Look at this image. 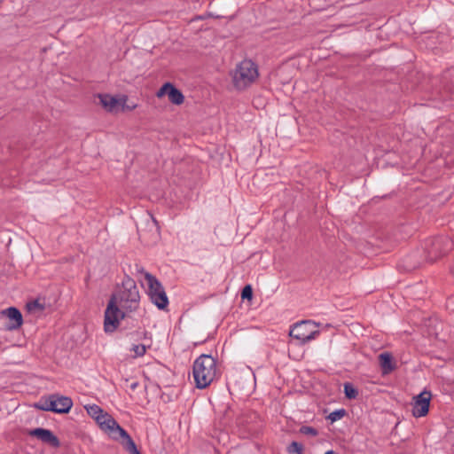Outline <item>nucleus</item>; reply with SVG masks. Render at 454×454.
<instances>
[{
    "label": "nucleus",
    "mask_w": 454,
    "mask_h": 454,
    "mask_svg": "<svg viewBox=\"0 0 454 454\" xmlns=\"http://www.w3.org/2000/svg\"><path fill=\"white\" fill-rule=\"evenodd\" d=\"M110 297H114L116 303L127 312L136 311L139 307L140 294L136 281L125 275L121 285Z\"/></svg>",
    "instance_id": "nucleus-1"
},
{
    "label": "nucleus",
    "mask_w": 454,
    "mask_h": 454,
    "mask_svg": "<svg viewBox=\"0 0 454 454\" xmlns=\"http://www.w3.org/2000/svg\"><path fill=\"white\" fill-rule=\"evenodd\" d=\"M192 374L196 387L206 388L215 379L216 360L210 355H200L193 363Z\"/></svg>",
    "instance_id": "nucleus-2"
},
{
    "label": "nucleus",
    "mask_w": 454,
    "mask_h": 454,
    "mask_svg": "<svg viewBox=\"0 0 454 454\" xmlns=\"http://www.w3.org/2000/svg\"><path fill=\"white\" fill-rule=\"evenodd\" d=\"M258 75L257 65L250 59H245L235 69L233 85L239 90H245L255 82Z\"/></svg>",
    "instance_id": "nucleus-3"
},
{
    "label": "nucleus",
    "mask_w": 454,
    "mask_h": 454,
    "mask_svg": "<svg viewBox=\"0 0 454 454\" xmlns=\"http://www.w3.org/2000/svg\"><path fill=\"white\" fill-rule=\"evenodd\" d=\"M453 247V242L448 236H437L425 240L424 250L428 262H434L448 254Z\"/></svg>",
    "instance_id": "nucleus-4"
},
{
    "label": "nucleus",
    "mask_w": 454,
    "mask_h": 454,
    "mask_svg": "<svg viewBox=\"0 0 454 454\" xmlns=\"http://www.w3.org/2000/svg\"><path fill=\"white\" fill-rule=\"evenodd\" d=\"M128 313L119 308L114 297H110L104 315V331L106 333H114L118 328L120 321L124 319Z\"/></svg>",
    "instance_id": "nucleus-5"
},
{
    "label": "nucleus",
    "mask_w": 454,
    "mask_h": 454,
    "mask_svg": "<svg viewBox=\"0 0 454 454\" xmlns=\"http://www.w3.org/2000/svg\"><path fill=\"white\" fill-rule=\"evenodd\" d=\"M73 406V401L70 397L52 394L47 398L42 399L36 407L42 411H53L55 413H68Z\"/></svg>",
    "instance_id": "nucleus-6"
},
{
    "label": "nucleus",
    "mask_w": 454,
    "mask_h": 454,
    "mask_svg": "<svg viewBox=\"0 0 454 454\" xmlns=\"http://www.w3.org/2000/svg\"><path fill=\"white\" fill-rule=\"evenodd\" d=\"M145 279L150 300L159 309H165L168 305V298L161 283L151 273H145Z\"/></svg>",
    "instance_id": "nucleus-7"
},
{
    "label": "nucleus",
    "mask_w": 454,
    "mask_h": 454,
    "mask_svg": "<svg viewBox=\"0 0 454 454\" xmlns=\"http://www.w3.org/2000/svg\"><path fill=\"white\" fill-rule=\"evenodd\" d=\"M319 333L320 332L317 329V325L309 320L296 323L289 332L290 337L296 340L300 345L306 344L311 340L316 339Z\"/></svg>",
    "instance_id": "nucleus-8"
},
{
    "label": "nucleus",
    "mask_w": 454,
    "mask_h": 454,
    "mask_svg": "<svg viewBox=\"0 0 454 454\" xmlns=\"http://www.w3.org/2000/svg\"><path fill=\"white\" fill-rule=\"evenodd\" d=\"M86 410L89 415L94 418L102 428L108 429L111 432H118V427H121L120 425L107 413L104 414L103 410L98 405H90L86 407Z\"/></svg>",
    "instance_id": "nucleus-9"
},
{
    "label": "nucleus",
    "mask_w": 454,
    "mask_h": 454,
    "mask_svg": "<svg viewBox=\"0 0 454 454\" xmlns=\"http://www.w3.org/2000/svg\"><path fill=\"white\" fill-rule=\"evenodd\" d=\"M431 397V392L427 390H424L413 397L412 415L414 417L421 418L428 413Z\"/></svg>",
    "instance_id": "nucleus-10"
},
{
    "label": "nucleus",
    "mask_w": 454,
    "mask_h": 454,
    "mask_svg": "<svg viewBox=\"0 0 454 454\" xmlns=\"http://www.w3.org/2000/svg\"><path fill=\"white\" fill-rule=\"evenodd\" d=\"M165 95H168V100L176 106L182 105L184 101L182 91L169 82H165L156 92L158 98H162Z\"/></svg>",
    "instance_id": "nucleus-11"
},
{
    "label": "nucleus",
    "mask_w": 454,
    "mask_h": 454,
    "mask_svg": "<svg viewBox=\"0 0 454 454\" xmlns=\"http://www.w3.org/2000/svg\"><path fill=\"white\" fill-rule=\"evenodd\" d=\"M28 435L37 438L53 448L60 446L59 439L50 429L36 427L28 431Z\"/></svg>",
    "instance_id": "nucleus-12"
},
{
    "label": "nucleus",
    "mask_w": 454,
    "mask_h": 454,
    "mask_svg": "<svg viewBox=\"0 0 454 454\" xmlns=\"http://www.w3.org/2000/svg\"><path fill=\"white\" fill-rule=\"evenodd\" d=\"M2 313L5 315L11 321L6 325V329L12 331L19 329L23 324V317L21 312L15 307H10Z\"/></svg>",
    "instance_id": "nucleus-13"
},
{
    "label": "nucleus",
    "mask_w": 454,
    "mask_h": 454,
    "mask_svg": "<svg viewBox=\"0 0 454 454\" xmlns=\"http://www.w3.org/2000/svg\"><path fill=\"white\" fill-rule=\"evenodd\" d=\"M118 433L120 436L122 438V445L127 452H129V454H141L135 442L125 429H123L122 427H118Z\"/></svg>",
    "instance_id": "nucleus-14"
},
{
    "label": "nucleus",
    "mask_w": 454,
    "mask_h": 454,
    "mask_svg": "<svg viewBox=\"0 0 454 454\" xmlns=\"http://www.w3.org/2000/svg\"><path fill=\"white\" fill-rule=\"evenodd\" d=\"M379 361L381 367L382 374L386 375L395 370V366L393 363L391 354L385 352L379 356Z\"/></svg>",
    "instance_id": "nucleus-15"
},
{
    "label": "nucleus",
    "mask_w": 454,
    "mask_h": 454,
    "mask_svg": "<svg viewBox=\"0 0 454 454\" xmlns=\"http://www.w3.org/2000/svg\"><path fill=\"white\" fill-rule=\"evenodd\" d=\"M98 98L102 106L108 112H113L119 104L117 98L110 94H98Z\"/></svg>",
    "instance_id": "nucleus-16"
},
{
    "label": "nucleus",
    "mask_w": 454,
    "mask_h": 454,
    "mask_svg": "<svg viewBox=\"0 0 454 454\" xmlns=\"http://www.w3.org/2000/svg\"><path fill=\"white\" fill-rule=\"evenodd\" d=\"M345 396L349 399H356L358 395L357 389L350 382H346L343 385Z\"/></svg>",
    "instance_id": "nucleus-17"
},
{
    "label": "nucleus",
    "mask_w": 454,
    "mask_h": 454,
    "mask_svg": "<svg viewBox=\"0 0 454 454\" xmlns=\"http://www.w3.org/2000/svg\"><path fill=\"white\" fill-rule=\"evenodd\" d=\"M346 413H347V411L345 409H343V408L338 409V410H335L333 412H331L326 417V419H329L332 423H333L339 419H341L346 415Z\"/></svg>",
    "instance_id": "nucleus-18"
},
{
    "label": "nucleus",
    "mask_w": 454,
    "mask_h": 454,
    "mask_svg": "<svg viewBox=\"0 0 454 454\" xmlns=\"http://www.w3.org/2000/svg\"><path fill=\"white\" fill-rule=\"evenodd\" d=\"M287 451L288 453L302 454L303 445L298 442L294 441L287 446Z\"/></svg>",
    "instance_id": "nucleus-19"
},
{
    "label": "nucleus",
    "mask_w": 454,
    "mask_h": 454,
    "mask_svg": "<svg viewBox=\"0 0 454 454\" xmlns=\"http://www.w3.org/2000/svg\"><path fill=\"white\" fill-rule=\"evenodd\" d=\"M299 432L302 434L317 436L318 434V431L312 427L302 426L300 427Z\"/></svg>",
    "instance_id": "nucleus-20"
},
{
    "label": "nucleus",
    "mask_w": 454,
    "mask_h": 454,
    "mask_svg": "<svg viewBox=\"0 0 454 454\" xmlns=\"http://www.w3.org/2000/svg\"><path fill=\"white\" fill-rule=\"evenodd\" d=\"M131 350L135 353L134 357L143 356L146 352V347L144 344L133 345Z\"/></svg>",
    "instance_id": "nucleus-21"
},
{
    "label": "nucleus",
    "mask_w": 454,
    "mask_h": 454,
    "mask_svg": "<svg viewBox=\"0 0 454 454\" xmlns=\"http://www.w3.org/2000/svg\"><path fill=\"white\" fill-rule=\"evenodd\" d=\"M253 298V288L250 285H247L243 287L241 291V299L242 300H252Z\"/></svg>",
    "instance_id": "nucleus-22"
},
{
    "label": "nucleus",
    "mask_w": 454,
    "mask_h": 454,
    "mask_svg": "<svg viewBox=\"0 0 454 454\" xmlns=\"http://www.w3.org/2000/svg\"><path fill=\"white\" fill-rule=\"evenodd\" d=\"M149 224L154 228L155 231L158 232L159 231V226H158V223L157 221L153 217L151 216V220L149 221Z\"/></svg>",
    "instance_id": "nucleus-23"
},
{
    "label": "nucleus",
    "mask_w": 454,
    "mask_h": 454,
    "mask_svg": "<svg viewBox=\"0 0 454 454\" xmlns=\"http://www.w3.org/2000/svg\"><path fill=\"white\" fill-rule=\"evenodd\" d=\"M27 307H28V309H32V307L38 308L40 309H43V306L42 304H40L37 301H35L34 302L29 303L27 305Z\"/></svg>",
    "instance_id": "nucleus-24"
},
{
    "label": "nucleus",
    "mask_w": 454,
    "mask_h": 454,
    "mask_svg": "<svg viewBox=\"0 0 454 454\" xmlns=\"http://www.w3.org/2000/svg\"><path fill=\"white\" fill-rule=\"evenodd\" d=\"M135 270H136L137 273H141V274H144L145 276L146 272L145 271L144 268L141 267L140 265L135 264Z\"/></svg>",
    "instance_id": "nucleus-25"
},
{
    "label": "nucleus",
    "mask_w": 454,
    "mask_h": 454,
    "mask_svg": "<svg viewBox=\"0 0 454 454\" xmlns=\"http://www.w3.org/2000/svg\"><path fill=\"white\" fill-rule=\"evenodd\" d=\"M138 383L137 382H134L131 384V388L132 389H135L137 387Z\"/></svg>",
    "instance_id": "nucleus-26"
},
{
    "label": "nucleus",
    "mask_w": 454,
    "mask_h": 454,
    "mask_svg": "<svg viewBox=\"0 0 454 454\" xmlns=\"http://www.w3.org/2000/svg\"><path fill=\"white\" fill-rule=\"evenodd\" d=\"M325 454H336L333 450H328Z\"/></svg>",
    "instance_id": "nucleus-27"
}]
</instances>
